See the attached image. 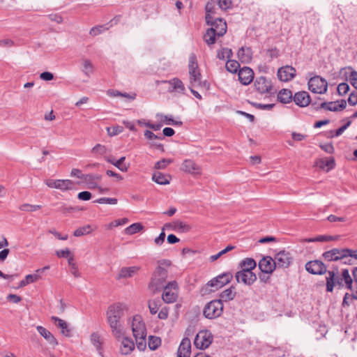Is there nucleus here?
<instances>
[{
  "label": "nucleus",
  "mask_w": 357,
  "mask_h": 357,
  "mask_svg": "<svg viewBox=\"0 0 357 357\" xmlns=\"http://www.w3.org/2000/svg\"><path fill=\"white\" fill-rule=\"evenodd\" d=\"M126 306L122 303H116L110 305L107 311V319L112 334L119 338L122 335L120 319L123 316V311Z\"/></svg>",
  "instance_id": "nucleus-2"
},
{
  "label": "nucleus",
  "mask_w": 357,
  "mask_h": 357,
  "mask_svg": "<svg viewBox=\"0 0 357 357\" xmlns=\"http://www.w3.org/2000/svg\"><path fill=\"white\" fill-rule=\"evenodd\" d=\"M337 238V237L321 235L314 238L307 239L306 241L307 242H316V241L324 242V241H334V240H336Z\"/></svg>",
  "instance_id": "nucleus-49"
},
{
  "label": "nucleus",
  "mask_w": 357,
  "mask_h": 357,
  "mask_svg": "<svg viewBox=\"0 0 357 357\" xmlns=\"http://www.w3.org/2000/svg\"><path fill=\"white\" fill-rule=\"evenodd\" d=\"M163 288L164 291L162 295L163 301L167 303H172L175 302L178 298V285L176 282H169Z\"/></svg>",
  "instance_id": "nucleus-7"
},
{
  "label": "nucleus",
  "mask_w": 357,
  "mask_h": 357,
  "mask_svg": "<svg viewBox=\"0 0 357 357\" xmlns=\"http://www.w3.org/2000/svg\"><path fill=\"white\" fill-rule=\"evenodd\" d=\"M316 165L321 169L326 168V172L332 169L335 167V160L333 158H321L317 160Z\"/></svg>",
  "instance_id": "nucleus-29"
},
{
  "label": "nucleus",
  "mask_w": 357,
  "mask_h": 357,
  "mask_svg": "<svg viewBox=\"0 0 357 357\" xmlns=\"http://www.w3.org/2000/svg\"><path fill=\"white\" fill-rule=\"evenodd\" d=\"M216 36H218V33L209 28L204 35V40L207 45H211L215 43Z\"/></svg>",
  "instance_id": "nucleus-36"
},
{
  "label": "nucleus",
  "mask_w": 357,
  "mask_h": 357,
  "mask_svg": "<svg viewBox=\"0 0 357 357\" xmlns=\"http://www.w3.org/2000/svg\"><path fill=\"white\" fill-rule=\"evenodd\" d=\"M327 220L331 222H347L349 219L347 217H337L335 215H330L327 217Z\"/></svg>",
  "instance_id": "nucleus-59"
},
{
  "label": "nucleus",
  "mask_w": 357,
  "mask_h": 357,
  "mask_svg": "<svg viewBox=\"0 0 357 357\" xmlns=\"http://www.w3.org/2000/svg\"><path fill=\"white\" fill-rule=\"evenodd\" d=\"M259 268L263 273L271 274L275 269L276 265L272 257L266 256L259 261Z\"/></svg>",
  "instance_id": "nucleus-19"
},
{
  "label": "nucleus",
  "mask_w": 357,
  "mask_h": 357,
  "mask_svg": "<svg viewBox=\"0 0 357 357\" xmlns=\"http://www.w3.org/2000/svg\"><path fill=\"white\" fill-rule=\"evenodd\" d=\"M349 90V86L347 83L343 82L338 85L337 92L340 96L345 95Z\"/></svg>",
  "instance_id": "nucleus-57"
},
{
  "label": "nucleus",
  "mask_w": 357,
  "mask_h": 357,
  "mask_svg": "<svg viewBox=\"0 0 357 357\" xmlns=\"http://www.w3.org/2000/svg\"><path fill=\"white\" fill-rule=\"evenodd\" d=\"M83 68L82 72L88 77H89L93 73V65L91 61L87 59L82 60Z\"/></svg>",
  "instance_id": "nucleus-38"
},
{
  "label": "nucleus",
  "mask_w": 357,
  "mask_h": 357,
  "mask_svg": "<svg viewBox=\"0 0 357 357\" xmlns=\"http://www.w3.org/2000/svg\"><path fill=\"white\" fill-rule=\"evenodd\" d=\"M45 183L49 188L63 191L73 189V182L69 179H47Z\"/></svg>",
  "instance_id": "nucleus-11"
},
{
  "label": "nucleus",
  "mask_w": 357,
  "mask_h": 357,
  "mask_svg": "<svg viewBox=\"0 0 357 357\" xmlns=\"http://www.w3.org/2000/svg\"><path fill=\"white\" fill-rule=\"evenodd\" d=\"M239 68L240 64L235 60H228L226 63L227 70L231 73H236Z\"/></svg>",
  "instance_id": "nucleus-46"
},
{
  "label": "nucleus",
  "mask_w": 357,
  "mask_h": 357,
  "mask_svg": "<svg viewBox=\"0 0 357 357\" xmlns=\"http://www.w3.org/2000/svg\"><path fill=\"white\" fill-rule=\"evenodd\" d=\"M296 70L290 66H285L278 69L277 75L282 82H289L294 78Z\"/></svg>",
  "instance_id": "nucleus-18"
},
{
  "label": "nucleus",
  "mask_w": 357,
  "mask_h": 357,
  "mask_svg": "<svg viewBox=\"0 0 357 357\" xmlns=\"http://www.w3.org/2000/svg\"><path fill=\"white\" fill-rule=\"evenodd\" d=\"M278 99L282 103H289L293 100L292 92L289 89H283L278 94Z\"/></svg>",
  "instance_id": "nucleus-33"
},
{
  "label": "nucleus",
  "mask_w": 357,
  "mask_h": 357,
  "mask_svg": "<svg viewBox=\"0 0 357 357\" xmlns=\"http://www.w3.org/2000/svg\"><path fill=\"white\" fill-rule=\"evenodd\" d=\"M107 151V149L105 146L98 144L92 149L91 153L95 155H105Z\"/></svg>",
  "instance_id": "nucleus-48"
},
{
  "label": "nucleus",
  "mask_w": 357,
  "mask_h": 357,
  "mask_svg": "<svg viewBox=\"0 0 357 357\" xmlns=\"http://www.w3.org/2000/svg\"><path fill=\"white\" fill-rule=\"evenodd\" d=\"M125 159L126 158L124 156L121 157L114 163V165L116 167L119 169H120L121 172H127L128 170V167L126 165L123 164Z\"/></svg>",
  "instance_id": "nucleus-55"
},
{
  "label": "nucleus",
  "mask_w": 357,
  "mask_h": 357,
  "mask_svg": "<svg viewBox=\"0 0 357 357\" xmlns=\"http://www.w3.org/2000/svg\"><path fill=\"white\" fill-rule=\"evenodd\" d=\"M328 276L326 277V291H333L335 286H339V287L345 286L340 275H337L334 271H328Z\"/></svg>",
  "instance_id": "nucleus-12"
},
{
  "label": "nucleus",
  "mask_w": 357,
  "mask_h": 357,
  "mask_svg": "<svg viewBox=\"0 0 357 357\" xmlns=\"http://www.w3.org/2000/svg\"><path fill=\"white\" fill-rule=\"evenodd\" d=\"M213 340V336L209 331H201L197 334L195 338L194 345L197 349L204 350L211 344Z\"/></svg>",
  "instance_id": "nucleus-5"
},
{
  "label": "nucleus",
  "mask_w": 357,
  "mask_h": 357,
  "mask_svg": "<svg viewBox=\"0 0 357 357\" xmlns=\"http://www.w3.org/2000/svg\"><path fill=\"white\" fill-rule=\"evenodd\" d=\"M170 264V261L167 259L158 261V265L155 268L149 284V289L153 292L160 290L165 286L167 271L162 266H169Z\"/></svg>",
  "instance_id": "nucleus-3"
},
{
  "label": "nucleus",
  "mask_w": 357,
  "mask_h": 357,
  "mask_svg": "<svg viewBox=\"0 0 357 357\" xmlns=\"http://www.w3.org/2000/svg\"><path fill=\"white\" fill-rule=\"evenodd\" d=\"M312 106L316 110L323 108L328 111L337 112L344 109L347 107V102L344 100H337L335 102H323L319 105H317L316 102H312Z\"/></svg>",
  "instance_id": "nucleus-10"
},
{
  "label": "nucleus",
  "mask_w": 357,
  "mask_h": 357,
  "mask_svg": "<svg viewBox=\"0 0 357 357\" xmlns=\"http://www.w3.org/2000/svg\"><path fill=\"white\" fill-rule=\"evenodd\" d=\"M143 225L139 222L133 223L125 229V233L128 235H133L143 229Z\"/></svg>",
  "instance_id": "nucleus-42"
},
{
  "label": "nucleus",
  "mask_w": 357,
  "mask_h": 357,
  "mask_svg": "<svg viewBox=\"0 0 357 357\" xmlns=\"http://www.w3.org/2000/svg\"><path fill=\"white\" fill-rule=\"evenodd\" d=\"M223 309L224 305L222 301L215 299L205 305L203 310V314L207 319H215L221 316Z\"/></svg>",
  "instance_id": "nucleus-4"
},
{
  "label": "nucleus",
  "mask_w": 357,
  "mask_h": 357,
  "mask_svg": "<svg viewBox=\"0 0 357 357\" xmlns=\"http://www.w3.org/2000/svg\"><path fill=\"white\" fill-rule=\"evenodd\" d=\"M293 100L296 105L301 107H306L311 102L309 93L304 91L296 93L293 96Z\"/></svg>",
  "instance_id": "nucleus-23"
},
{
  "label": "nucleus",
  "mask_w": 357,
  "mask_h": 357,
  "mask_svg": "<svg viewBox=\"0 0 357 357\" xmlns=\"http://www.w3.org/2000/svg\"><path fill=\"white\" fill-rule=\"evenodd\" d=\"M95 202L98 204H116L117 203V199L116 198H109V197H101Z\"/></svg>",
  "instance_id": "nucleus-56"
},
{
  "label": "nucleus",
  "mask_w": 357,
  "mask_h": 357,
  "mask_svg": "<svg viewBox=\"0 0 357 357\" xmlns=\"http://www.w3.org/2000/svg\"><path fill=\"white\" fill-rule=\"evenodd\" d=\"M132 331L134 337L146 335V326L140 316H135L132 322Z\"/></svg>",
  "instance_id": "nucleus-17"
},
{
  "label": "nucleus",
  "mask_w": 357,
  "mask_h": 357,
  "mask_svg": "<svg viewBox=\"0 0 357 357\" xmlns=\"http://www.w3.org/2000/svg\"><path fill=\"white\" fill-rule=\"evenodd\" d=\"M254 86L255 89L260 93H268L271 88V82L264 76L256 78Z\"/></svg>",
  "instance_id": "nucleus-20"
},
{
  "label": "nucleus",
  "mask_w": 357,
  "mask_h": 357,
  "mask_svg": "<svg viewBox=\"0 0 357 357\" xmlns=\"http://www.w3.org/2000/svg\"><path fill=\"white\" fill-rule=\"evenodd\" d=\"M105 29H107V28H105V26L102 25L94 26L90 30V34L93 36H96L103 32Z\"/></svg>",
  "instance_id": "nucleus-60"
},
{
  "label": "nucleus",
  "mask_w": 357,
  "mask_h": 357,
  "mask_svg": "<svg viewBox=\"0 0 357 357\" xmlns=\"http://www.w3.org/2000/svg\"><path fill=\"white\" fill-rule=\"evenodd\" d=\"M107 131L108 135L112 137L122 132L123 131V128L120 126H115L113 127L107 128Z\"/></svg>",
  "instance_id": "nucleus-52"
},
{
  "label": "nucleus",
  "mask_w": 357,
  "mask_h": 357,
  "mask_svg": "<svg viewBox=\"0 0 357 357\" xmlns=\"http://www.w3.org/2000/svg\"><path fill=\"white\" fill-rule=\"evenodd\" d=\"M173 162L172 159H165L163 158L161 160L158 161L155 164V169H165L169 164Z\"/></svg>",
  "instance_id": "nucleus-50"
},
{
  "label": "nucleus",
  "mask_w": 357,
  "mask_h": 357,
  "mask_svg": "<svg viewBox=\"0 0 357 357\" xmlns=\"http://www.w3.org/2000/svg\"><path fill=\"white\" fill-rule=\"evenodd\" d=\"M340 277L344 281L345 287L347 289H351V284H353V280L349 274V270L343 269Z\"/></svg>",
  "instance_id": "nucleus-43"
},
{
  "label": "nucleus",
  "mask_w": 357,
  "mask_h": 357,
  "mask_svg": "<svg viewBox=\"0 0 357 357\" xmlns=\"http://www.w3.org/2000/svg\"><path fill=\"white\" fill-rule=\"evenodd\" d=\"M188 68L190 84L192 86L199 84L201 82V74L198 70L196 56L194 54L190 56Z\"/></svg>",
  "instance_id": "nucleus-8"
},
{
  "label": "nucleus",
  "mask_w": 357,
  "mask_h": 357,
  "mask_svg": "<svg viewBox=\"0 0 357 357\" xmlns=\"http://www.w3.org/2000/svg\"><path fill=\"white\" fill-rule=\"evenodd\" d=\"M77 198L80 200L88 201L91 198V193L89 191H82L77 195Z\"/></svg>",
  "instance_id": "nucleus-63"
},
{
  "label": "nucleus",
  "mask_w": 357,
  "mask_h": 357,
  "mask_svg": "<svg viewBox=\"0 0 357 357\" xmlns=\"http://www.w3.org/2000/svg\"><path fill=\"white\" fill-rule=\"evenodd\" d=\"M273 259L276 267L287 268L291 263L292 257L289 252L282 250L275 255Z\"/></svg>",
  "instance_id": "nucleus-16"
},
{
  "label": "nucleus",
  "mask_w": 357,
  "mask_h": 357,
  "mask_svg": "<svg viewBox=\"0 0 357 357\" xmlns=\"http://www.w3.org/2000/svg\"><path fill=\"white\" fill-rule=\"evenodd\" d=\"M238 79L243 85H248L254 78V72L249 67H243L238 71Z\"/></svg>",
  "instance_id": "nucleus-22"
},
{
  "label": "nucleus",
  "mask_w": 357,
  "mask_h": 357,
  "mask_svg": "<svg viewBox=\"0 0 357 357\" xmlns=\"http://www.w3.org/2000/svg\"><path fill=\"white\" fill-rule=\"evenodd\" d=\"M307 272L314 275H322L326 272V265L319 260L310 261L305 264Z\"/></svg>",
  "instance_id": "nucleus-13"
},
{
  "label": "nucleus",
  "mask_w": 357,
  "mask_h": 357,
  "mask_svg": "<svg viewBox=\"0 0 357 357\" xmlns=\"http://www.w3.org/2000/svg\"><path fill=\"white\" fill-rule=\"evenodd\" d=\"M162 83H167L170 85V88L168 89V91L170 93H184L185 91V86L182 81L178 78H173L169 80H164L162 81Z\"/></svg>",
  "instance_id": "nucleus-24"
},
{
  "label": "nucleus",
  "mask_w": 357,
  "mask_h": 357,
  "mask_svg": "<svg viewBox=\"0 0 357 357\" xmlns=\"http://www.w3.org/2000/svg\"><path fill=\"white\" fill-rule=\"evenodd\" d=\"M171 176L164 174L160 172L153 173L152 180L159 185H167L169 183Z\"/></svg>",
  "instance_id": "nucleus-30"
},
{
  "label": "nucleus",
  "mask_w": 357,
  "mask_h": 357,
  "mask_svg": "<svg viewBox=\"0 0 357 357\" xmlns=\"http://www.w3.org/2000/svg\"><path fill=\"white\" fill-rule=\"evenodd\" d=\"M308 88L312 93L323 94L327 91L328 83L320 76H314L308 81Z\"/></svg>",
  "instance_id": "nucleus-6"
},
{
  "label": "nucleus",
  "mask_w": 357,
  "mask_h": 357,
  "mask_svg": "<svg viewBox=\"0 0 357 357\" xmlns=\"http://www.w3.org/2000/svg\"><path fill=\"white\" fill-rule=\"evenodd\" d=\"M161 344V340L158 337L151 335L149 338V347L151 350L157 349Z\"/></svg>",
  "instance_id": "nucleus-44"
},
{
  "label": "nucleus",
  "mask_w": 357,
  "mask_h": 357,
  "mask_svg": "<svg viewBox=\"0 0 357 357\" xmlns=\"http://www.w3.org/2000/svg\"><path fill=\"white\" fill-rule=\"evenodd\" d=\"M233 276L230 273H225L211 280L206 285L211 287L210 291H215L228 284Z\"/></svg>",
  "instance_id": "nucleus-9"
},
{
  "label": "nucleus",
  "mask_w": 357,
  "mask_h": 357,
  "mask_svg": "<svg viewBox=\"0 0 357 357\" xmlns=\"http://www.w3.org/2000/svg\"><path fill=\"white\" fill-rule=\"evenodd\" d=\"M93 229L91 225H86L85 226L77 228L73 233L76 237H79L84 235L89 234L92 232Z\"/></svg>",
  "instance_id": "nucleus-41"
},
{
  "label": "nucleus",
  "mask_w": 357,
  "mask_h": 357,
  "mask_svg": "<svg viewBox=\"0 0 357 357\" xmlns=\"http://www.w3.org/2000/svg\"><path fill=\"white\" fill-rule=\"evenodd\" d=\"M218 6L222 10H227L231 6V0H218Z\"/></svg>",
  "instance_id": "nucleus-62"
},
{
  "label": "nucleus",
  "mask_w": 357,
  "mask_h": 357,
  "mask_svg": "<svg viewBox=\"0 0 357 357\" xmlns=\"http://www.w3.org/2000/svg\"><path fill=\"white\" fill-rule=\"evenodd\" d=\"M236 296V291H234V288L231 287L230 288H228L223 291L220 295V299L222 301H231Z\"/></svg>",
  "instance_id": "nucleus-37"
},
{
  "label": "nucleus",
  "mask_w": 357,
  "mask_h": 357,
  "mask_svg": "<svg viewBox=\"0 0 357 357\" xmlns=\"http://www.w3.org/2000/svg\"><path fill=\"white\" fill-rule=\"evenodd\" d=\"M181 169L185 173L192 175H199L202 173L201 167L190 159H186L183 162Z\"/></svg>",
  "instance_id": "nucleus-15"
},
{
  "label": "nucleus",
  "mask_w": 357,
  "mask_h": 357,
  "mask_svg": "<svg viewBox=\"0 0 357 357\" xmlns=\"http://www.w3.org/2000/svg\"><path fill=\"white\" fill-rule=\"evenodd\" d=\"M232 55L231 49L222 48L218 52V58L221 60H225L226 58H229Z\"/></svg>",
  "instance_id": "nucleus-51"
},
{
  "label": "nucleus",
  "mask_w": 357,
  "mask_h": 357,
  "mask_svg": "<svg viewBox=\"0 0 357 357\" xmlns=\"http://www.w3.org/2000/svg\"><path fill=\"white\" fill-rule=\"evenodd\" d=\"M52 321H53L59 328L61 329V333L63 335L69 337L70 336V330L68 328V324L63 319L57 317H52Z\"/></svg>",
  "instance_id": "nucleus-31"
},
{
  "label": "nucleus",
  "mask_w": 357,
  "mask_h": 357,
  "mask_svg": "<svg viewBox=\"0 0 357 357\" xmlns=\"http://www.w3.org/2000/svg\"><path fill=\"white\" fill-rule=\"evenodd\" d=\"M146 335H142L135 337L137 343V347L140 351H143L146 348Z\"/></svg>",
  "instance_id": "nucleus-53"
},
{
  "label": "nucleus",
  "mask_w": 357,
  "mask_h": 357,
  "mask_svg": "<svg viewBox=\"0 0 357 357\" xmlns=\"http://www.w3.org/2000/svg\"><path fill=\"white\" fill-rule=\"evenodd\" d=\"M144 136L147 139H149L150 141H153L155 139L162 140L164 139V137L162 135H155L153 132L148 130L144 132Z\"/></svg>",
  "instance_id": "nucleus-54"
},
{
  "label": "nucleus",
  "mask_w": 357,
  "mask_h": 357,
  "mask_svg": "<svg viewBox=\"0 0 357 357\" xmlns=\"http://www.w3.org/2000/svg\"><path fill=\"white\" fill-rule=\"evenodd\" d=\"M140 268L139 266L123 267L119 273L118 279L131 278L135 275Z\"/></svg>",
  "instance_id": "nucleus-27"
},
{
  "label": "nucleus",
  "mask_w": 357,
  "mask_h": 357,
  "mask_svg": "<svg viewBox=\"0 0 357 357\" xmlns=\"http://www.w3.org/2000/svg\"><path fill=\"white\" fill-rule=\"evenodd\" d=\"M40 205H33L30 204H23L19 206V209L25 212H34L40 209Z\"/></svg>",
  "instance_id": "nucleus-45"
},
{
  "label": "nucleus",
  "mask_w": 357,
  "mask_h": 357,
  "mask_svg": "<svg viewBox=\"0 0 357 357\" xmlns=\"http://www.w3.org/2000/svg\"><path fill=\"white\" fill-rule=\"evenodd\" d=\"M240 265L242 268L241 271H252L255 268L257 263L252 258H245L241 262Z\"/></svg>",
  "instance_id": "nucleus-35"
},
{
  "label": "nucleus",
  "mask_w": 357,
  "mask_h": 357,
  "mask_svg": "<svg viewBox=\"0 0 357 357\" xmlns=\"http://www.w3.org/2000/svg\"><path fill=\"white\" fill-rule=\"evenodd\" d=\"M235 277L238 282H242L248 286L252 285L257 280V276L252 271H239L236 273Z\"/></svg>",
  "instance_id": "nucleus-14"
},
{
  "label": "nucleus",
  "mask_w": 357,
  "mask_h": 357,
  "mask_svg": "<svg viewBox=\"0 0 357 357\" xmlns=\"http://www.w3.org/2000/svg\"><path fill=\"white\" fill-rule=\"evenodd\" d=\"M349 80L351 85L357 89V72L354 71L351 73Z\"/></svg>",
  "instance_id": "nucleus-64"
},
{
  "label": "nucleus",
  "mask_w": 357,
  "mask_h": 357,
  "mask_svg": "<svg viewBox=\"0 0 357 357\" xmlns=\"http://www.w3.org/2000/svg\"><path fill=\"white\" fill-rule=\"evenodd\" d=\"M161 301L160 299L150 300L148 302V307L151 314H155L161 306Z\"/></svg>",
  "instance_id": "nucleus-40"
},
{
  "label": "nucleus",
  "mask_w": 357,
  "mask_h": 357,
  "mask_svg": "<svg viewBox=\"0 0 357 357\" xmlns=\"http://www.w3.org/2000/svg\"><path fill=\"white\" fill-rule=\"evenodd\" d=\"M252 105L257 109L270 110L273 108L275 104H261L252 102Z\"/></svg>",
  "instance_id": "nucleus-61"
},
{
  "label": "nucleus",
  "mask_w": 357,
  "mask_h": 357,
  "mask_svg": "<svg viewBox=\"0 0 357 357\" xmlns=\"http://www.w3.org/2000/svg\"><path fill=\"white\" fill-rule=\"evenodd\" d=\"M208 24L211 26V29H213L215 32L218 33V37L222 36L227 32L226 22L222 18H213L211 20V22H209Z\"/></svg>",
  "instance_id": "nucleus-21"
},
{
  "label": "nucleus",
  "mask_w": 357,
  "mask_h": 357,
  "mask_svg": "<svg viewBox=\"0 0 357 357\" xmlns=\"http://www.w3.org/2000/svg\"><path fill=\"white\" fill-rule=\"evenodd\" d=\"M41 276L38 273H35L34 274H29L25 277L26 280L28 282V284L36 282L40 280Z\"/></svg>",
  "instance_id": "nucleus-58"
},
{
  "label": "nucleus",
  "mask_w": 357,
  "mask_h": 357,
  "mask_svg": "<svg viewBox=\"0 0 357 357\" xmlns=\"http://www.w3.org/2000/svg\"><path fill=\"white\" fill-rule=\"evenodd\" d=\"M323 257L328 261H339L343 264L352 265L357 263V250L334 248L325 252Z\"/></svg>",
  "instance_id": "nucleus-1"
},
{
  "label": "nucleus",
  "mask_w": 357,
  "mask_h": 357,
  "mask_svg": "<svg viewBox=\"0 0 357 357\" xmlns=\"http://www.w3.org/2000/svg\"><path fill=\"white\" fill-rule=\"evenodd\" d=\"M135 349L133 341L129 337H123L120 346V352L123 355L130 354Z\"/></svg>",
  "instance_id": "nucleus-25"
},
{
  "label": "nucleus",
  "mask_w": 357,
  "mask_h": 357,
  "mask_svg": "<svg viewBox=\"0 0 357 357\" xmlns=\"http://www.w3.org/2000/svg\"><path fill=\"white\" fill-rule=\"evenodd\" d=\"M214 8L212 3H208L206 5V22L207 24H209V22H211V20H213L214 17L213 16V14L214 13Z\"/></svg>",
  "instance_id": "nucleus-47"
},
{
  "label": "nucleus",
  "mask_w": 357,
  "mask_h": 357,
  "mask_svg": "<svg viewBox=\"0 0 357 357\" xmlns=\"http://www.w3.org/2000/svg\"><path fill=\"white\" fill-rule=\"evenodd\" d=\"M191 342L188 337L182 340L177 351V355L190 356Z\"/></svg>",
  "instance_id": "nucleus-28"
},
{
  "label": "nucleus",
  "mask_w": 357,
  "mask_h": 357,
  "mask_svg": "<svg viewBox=\"0 0 357 357\" xmlns=\"http://www.w3.org/2000/svg\"><path fill=\"white\" fill-rule=\"evenodd\" d=\"M173 227L174 230H177L181 232H188L191 229V227L187 223L176 220L173 222Z\"/></svg>",
  "instance_id": "nucleus-39"
},
{
  "label": "nucleus",
  "mask_w": 357,
  "mask_h": 357,
  "mask_svg": "<svg viewBox=\"0 0 357 357\" xmlns=\"http://www.w3.org/2000/svg\"><path fill=\"white\" fill-rule=\"evenodd\" d=\"M90 340L91 344L96 348L98 353L102 355V345L103 343L100 335L97 332H93L91 334Z\"/></svg>",
  "instance_id": "nucleus-32"
},
{
  "label": "nucleus",
  "mask_w": 357,
  "mask_h": 357,
  "mask_svg": "<svg viewBox=\"0 0 357 357\" xmlns=\"http://www.w3.org/2000/svg\"><path fill=\"white\" fill-rule=\"evenodd\" d=\"M238 57L243 63H248L252 59V51L249 47H242L238 51Z\"/></svg>",
  "instance_id": "nucleus-34"
},
{
  "label": "nucleus",
  "mask_w": 357,
  "mask_h": 357,
  "mask_svg": "<svg viewBox=\"0 0 357 357\" xmlns=\"http://www.w3.org/2000/svg\"><path fill=\"white\" fill-rule=\"evenodd\" d=\"M36 329H37L38 332L40 333V335L41 336H43L47 340V342L49 344H52L53 346H56V345L58 344V342H57L56 339L45 328H44V327H43L41 326H38L36 327Z\"/></svg>",
  "instance_id": "nucleus-26"
}]
</instances>
